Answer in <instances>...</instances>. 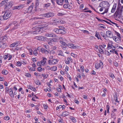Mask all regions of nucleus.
Masks as SVG:
<instances>
[{"label":"nucleus","mask_w":123,"mask_h":123,"mask_svg":"<svg viewBox=\"0 0 123 123\" xmlns=\"http://www.w3.org/2000/svg\"><path fill=\"white\" fill-rule=\"evenodd\" d=\"M123 8V6H122V5L120 2H119L114 15L115 18L117 20L120 18L122 15Z\"/></svg>","instance_id":"nucleus-1"},{"label":"nucleus","mask_w":123,"mask_h":123,"mask_svg":"<svg viewBox=\"0 0 123 123\" xmlns=\"http://www.w3.org/2000/svg\"><path fill=\"white\" fill-rule=\"evenodd\" d=\"M35 28L37 29V30L31 32L30 31H28V33H27L26 35H28L30 33L32 34H40L42 33L41 29L42 28L40 25L36 26L35 27Z\"/></svg>","instance_id":"nucleus-2"},{"label":"nucleus","mask_w":123,"mask_h":123,"mask_svg":"<svg viewBox=\"0 0 123 123\" xmlns=\"http://www.w3.org/2000/svg\"><path fill=\"white\" fill-rule=\"evenodd\" d=\"M99 6L100 7L103 8L109 7L110 5L108 1H103L100 3Z\"/></svg>","instance_id":"nucleus-3"},{"label":"nucleus","mask_w":123,"mask_h":123,"mask_svg":"<svg viewBox=\"0 0 123 123\" xmlns=\"http://www.w3.org/2000/svg\"><path fill=\"white\" fill-rule=\"evenodd\" d=\"M103 67V63L101 60L96 62L95 63V67L96 69H98L100 68H102Z\"/></svg>","instance_id":"nucleus-4"},{"label":"nucleus","mask_w":123,"mask_h":123,"mask_svg":"<svg viewBox=\"0 0 123 123\" xmlns=\"http://www.w3.org/2000/svg\"><path fill=\"white\" fill-rule=\"evenodd\" d=\"M12 14L10 11L9 10L7 11L3 16V19L4 20L7 19L11 16Z\"/></svg>","instance_id":"nucleus-5"},{"label":"nucleus","mask_w":123,"mask_h":123,"mask_svg":"<svg viewBox=\"0 0 123 123\" xmlns=\"http://www.w3.org/2000/svg\"><path fill=\"white\" fill-rule=\"evenodd\" d=\"M14 4V2L12 1L8 2L7 3V5H5V6H6L5 9H6V8H7L8 7L9 8H11Z\"/></svg>","instance_id":"nucleus-6"},{"label":"nucleus","mask_w":123,"mask_h":123,"mask_svg":"<svg viewBox=\"0 0 123 123\" xmlns=\"http://www.w3.org/2000/svg\"><path fill=\"white\" fill-rule=\"evenodd\" d=\"M12 24L13 25H12V26L14 27L12 28V29L11 30V31L17 28L19 26V25L16 21H14L13 23Z\"/></svg>","instance_id":"nucleus-7"},{"label":"nucleus","mask_w":123,"mask_h":123,"mask_svg":"<svg viewBox=\"0 0 123 123\" xmlns=\"http://www.w3.org/2000/svg\"><path fill=\"white\" fill-rule=\"evenodd\" d=\"M7 43L5 42H0V47L1 48L4 49L6 47Z\"/></svg>","instance_id":"nucleus-8"},{"label":"nucleus","mask_w":123,"mask_h":123,"mask_svg":"<svg viewBox=\"0 0 123 123\" xmlns=\"http://www.w3.org/2000/svg\"><path fill=\"white\" fill-rule=\"evenodd\" d=\"M106 35L107 37H108L111 38L113 37V35L112 33L109 31H106Z\"/></svg>","instance_id":"nucleus-9"},{"label":"nucleus","mask_w":123,"mask_h":123,"mask_svg":"<svg viewBox=\"0 0 123 123\" xmlns=\"http://www.w3.org/2000/svg\"><path fill=\"white\" fill-rule=\"evenodd\" d=\"M54 14L52 12H48L45 13L46 17L49 18L53 17L54 16Z\"/></svg>","instance_id":"nucleus-10"},{"label":"nucleus","mask_w":123,"mask_h":123,"mask_svg":"<svg viewBox=\"0 0 123 123\" xmlns=\"http://www.w3.org/2000/svg\"><path fill=\"white\" fill-rule=\"evenodd\" d=\"M45 38L44 37L40 36H36L35 37V38L36 39L41 41H44Z\"/></svg>","instance_id":"nucleus-11"},{"label":"nucleus","mask_w":123,"mask_h":123,"mask_svg":"<svg viewBox=\"0 0 123 123\" xmlns=\"http://www.w3.org/2000/svg\"><path fill=\"white\" fill-rule=\"evenodd\" d=\"M19 43V41L16 42L11 44L10 46L11 47H15L18 45Z\"/></svg>","instance_id":"nucleus-12"},{"label":"nucleus","mask_w":123,"mask_h":123,"mask_svg":"<svg viewBox=\"0 0 123 123\" xmlns=\"http://www.w3.org/2000/svg\"><path fill=\"white\" fill-rule=\"evenodd\" d=\"M117 6V4L116 3H115L113 5L112 9L111 11V12L114 13L115 12V11L116 9V7Z\"/></svg>","instance_id":"nucleus-13"},{"label":"nucleus","mask_w":123,"mask_h":123,"mask_svg":"<svg viewBox=\"0 0 123 123\" xmlns=\"http://www.w3.org/2000/svg\"><path fill=\"white\" fill-rule=\"evenodd\" d=\"M45 36L47 37H57L56 35L55 34L52 33H47L45 35Z\"/></svg>","instance_id":"nucleus-14"},{"label":"nucleus","mask_w":123,"mask_h":123,"mask_svg":"<svg viewBox=\"0 0 123 123\" xmlns=\"http://www.w3.org/2000/svg\"><path fill=\"white\" fill-rule=\"evenodd\" d=\"M67 46L71 48L75 49L76 48V46L75 45L71 43L67 44Z\"/></svg>","instance_id":"nucleus-15"},{"label":"nucleus","mask_w":123,"mask_h":123,"mask_svg":"<svg viewBox=\"0 0 123 123\" xmlns=\"http://www.w3.org/2000/svg\"><path fill=\"white\" fill-rule=\"evenodd\" d=\"M33 3L27 9V12L30 13L31 12H32V10L33 8Z\"/></svg>","instance_id":"nucleus-16"},{"label":"nucleus","mask_w":123,"mask_h":123,"mask_svg":"<svg viewBox=\"0 0 123 123\" xmlns=\"http://www.w3.org/2000/svg\"><path fill=\"white\" fill-rule=\"evenodd\" d=\"M114 98L115 102L117 103H119V101L118 100V98L117 97V93H115L114 95H113Z\"/></svg>","instance_id":"nucleus-17"},{"label":"nucleus","mask_w":123,"mask_h":123,"mask_svg":"<svg viewBox=\"0 0 123 123\" xmlns=\"http://www.w3.org/2000/svg\"><path fill=\"white\" fill-rule=\"evenodd\" d=\"M47 59L45 57H43V60L41 61L40 62L41 64L43 65H44L46 63Z\"/></svg>","instance_id":"nucleus-18"},{"label":"nucleus","mask_w":123,"mask_h":123,"mask_svg":"<svg viewBox=\"0 0 123 123\" xmlns=\"http://www.w3.org/2000/svg\"><path fill=\"white\" fill-rule=\"evenodd\" d=\"M95 36L97 38L98 40L101 39L102 40L99 32L97 31H96Z\"/></svg>","instance_id":"nucleus-19"},{"label":"nucleus","mask_w":123,"mask_h":123,"mask_svg":"<svg viewBox=\"0 0 123 123\" xmlns=\"http://www.w3.org/2000/svg\"><path fill=\"white\" fill-rule=\"evenodd\" d=\"M66 33V31L63 29H59V34H64Z\"/></svg>","instance_id":"nucleus-20"},{"label":"nucleus","mask_w":123,"mask_h":123,"mask_svg":"<svg viewBox=\"0 0 123 123\" xmlns=\"http://www.w3.org/2000/svg\"><path fill=\"white\" fill-rule=\"evenodd\" d=\"M9 95L12 98H13L14 97V95L12 91L11 88L9 89Z\"/></svg>","instance_id":"nucleus-21"},{"label":"nucleus","mask_w":123,"mask_h":123,"mask_svg":"<svg viewBox=\"0 0 123 123\" xmlns=\"http://www.w3.org/2000/svg\"><path fill=\"white\" fill-rule=\"evenodd\" d=\"M57 23H58V20L55 19L53 20L52 22V25H55Z\"/></svg>","instance_id":"nucleus-22"},{"label":"nucleus","mask_w":123,"mask_h":123,"mask_svg":"<svg viewBox=\"0 0 123 123\" xmlns=\"http://www.w3.org/2000/svg\"><path fill=\"white\" fill-rule=\"evenodd\" d=\"M58 39L56 38H50V41L53 42H57L58 41Z\"/></svg>","instance_id":"nucleus-23"},{"label":"nucleus","mask_w":123,"mask_h":123,"mask_svg":"<svg viewBox=\"0 0 123 123\" xmlns=\"http://www.w3.org/2000/svg\"><path fill=\"white\" fill-rule=\"evenodd\" d=\"M68 115V112L67 111H65L64 112L62 113L61 116L62 117H65L67 116Z\"/></svg>","instance_id":"nucleus-24"},{"label":"nucleus","mask_w":123,"mask_h":123,"mask_svg":"<svg viewBox=\"0 0 123 123\" xmlns=\"http://www.w3.org/2000/svg\"><path fill=\"white\" fill-rule=\"evenodd\" d=\"M113 39L115 41L117 42H119V40H120V38L119 37H117L116 36H113L112 37Z\"/></svg>","instance_id":"nucleus-25"},{"label":"nucleus","mask_w":123,"mask_h":123,"mask_svg":"<svg viewBox=\"0 0 123 123\" xmlns=\"http://www.w3.org/2000/svg\"><path fill=\"white\" fill-rule=\"evenodd\" d=\"M66 41H63L62 40H60L59 41V43L62 44V45L64 46H67V44L66 43H65Z\"/></svg>","instance_id":"nucleus-26"},{"label":"nucleus","mask_w":123,"mask_h":123,"mask_svg":"<svg viewBox=\"0 0 123 123\" xmlns=\"http://www.w3.org/2000/svg\"><path fill=\"white\" fill-rule=\"evenodd\" d=\"M42 53H48V50H46L43 48H42L40 49Z\"/></svg>","instance_id":"nucleus-27"},{"label":"nucleus","mask_w":123,"mask_h":123,"mask_svg":"<svg viewBox=\"0 0 123 123\" xmlns=\"http://www.w3.org/2000/svg\"><path fill=\"white\" fill-rule=\"evenodd\" d=\"M7 1H8L7 0H4L2 1L0 3V6H1L4 5L6 4Z\"/></svg>","instance_id":"nucleus-28"},{"label":"nucleus","mask_w":123,"mask_h":123,"mask_svg":"<svg viewBox=\"0 0 123 123\" xmlns=\"http://www.w3.org/2000/svg\"><path fill=\"white\" fill-rule=\"evenodd\" d=\"M114 32L116 35H117V37H118L119 38H120V40L121 37L120 34L119 33V32H117L116 31H115Z\"/></svg>","instance_id":"nucleus-29"},{"label":"nucleus","mask_w":123,"mask_h":123,"mask_svg":"<svg viewBox=\"0 0 123 123\" xmlns=\"http://www.w3.org/2000/svg\"><path fill=\"white\" fill-rule=\"evenodd\" d=\"M56 3L58 5H63V2L61 0H56Z\"/></svg>","instance_id":"nucleus-30"},{"label":"nucleus","mask_w":123,"mask_h":123,"mask_svg":"<svg viewBox=\"0 0 123 123\" xmlns=\"http://www.w3.org/2000/svg\"><path fill=\"white\" fill-rule=\"evenodd\" d=\"M29 88L30 89L34 91H35L36 90V89L34 87L32 86L31 85H29Z\"/></svg>","instance_id":"nucleus-31"},{"label":"nucleus","mask_w":123,"mask_h":123,"mask_svg":"<svg viewBox=\"0 0 123 123\" xmlns=\"http://www.w3.org/2000/svg\"><path fill=\"white\" fill-rule=\"evenodd\" d=\"M52 62V64H54L56 63V62H58V61H57V60L56 59H53L51 60Z\"/></svg>","instance_id":"nucleus-32"},{"label":"nucleus","mask_w":123,"mask_h":123,"mask_svg":"<svg viewBox=\"0 0 123 123\" xmlns=\"http://www.w3.org/2000/svg\"><path fill=\"white\" fill-rule=\"evenodd\" d=\"M50 70L53 71H56L57 70V67L55 66H53L51 68Z\"/></svg>","instance_id":"nucleus-33"},{"label":"nucleus","mask_w":123,"mask_h":123,"mask_svg":"<svg viewBox=\"0 0 123 123\" xmlns=\"http://www.w3.org/2000/svg\"><path fill=\"white\" fill-rule=\"evenodd\" d=\"M2 73L3 74L5 75L7 74L8 73L7 71L5 69H3V70L2 71Z\"/></svg>","instance_id":"nucleus-34"},{"label":"nucleus","mask_w":123,"mask_h":123,"mask_svg":"<svg viewBox=\"0 0 123 123\" xmlns=\"http://www.w3.org/2000/svg\"><path fill=\"white\" fill-rule=\"evenodd\" d=\"M35 8L36 9L39 5V0H36Z\"/></svg>","instance_id":"nucleus-35"},{"label":"nucleus","mask_w":123,"mask_h":123,"mask_svg":"<svg viewBox=\"0 0 123 123\" xmlns=\"http://www.w3.org/2000/svg\"><path fill=\"white\" fill-rule=\"evenodd\" d=\"M114 46L112 45L111 44H110L109 43H108V44L107 46V48H108V49H110L111 48H113Z\"/></svg>","instance_id":"nucleus-36"},{"label":"nucleus","mask_w":123,"mask_h":123,"mask_svg":"<svg viewBox=\"0 0 123 123\" xmlns=\"http://www.w3.org/2000/svg\"><path fill=\"white\" fill-rule=\"evenodd\" d=\"M70 119L71 120L72 122L74 123H75L76 122V121L75 118L72 117H70Z\"/></svg>","instance_id":"nucleus-37"},{"label":"nucleus","mask_w":123,"mask_h":123,"mask_svg":"<svg viewBox=\"0 0 123 123\" xmlns=\"http://www.w3.org/2000/svg\"><path fill=\"white\" fill-rule=\"evenodd\" d=\"M110 52H111V53H115L117 55V56H118L119 55L118 54L117 52V51H115V52H114V51L112 49L111 50H110Z\"/></svg>","instance_id":"nucleus-38"},{"label":"nucleus","mask_w":123,"mask_h":123,"mask_svg":"<svg viewBox=\"0 0 123 123\" xmlns=\"http://www.w3.org/2000/svg\"><path fill=\"white\" fill-rule=\"evenodd\" d=\"M18 10L24 7V6L23 4H21L18 6H17Z\"/></svg>","instance_id":"nucleus-39"},{"label":"nucleus","mask_w":123,"mask_h":123,"mask_svg":"<svg viewBox=\"0 0 123 123\" xmlns=\"http://www.w3.org/2000/svg\"><path fill=\"white\" fill-rule=\"evenodd\" d=\"M109 8V7L105 8V10L104 12L102 13L101 14H104L105 13L107 12Z\"/></svg>","instance_id":"nucleus-40"},{"label":"nucleus","mask_w":123,"mask_h":123,"mask_svg":"<svg viewBox=\"0 0 123 123\" xmlns=\"http://www.w3.org/2000/svg\"><path fill=\"white\" fill-rule=\"evenodd\" d=\"M58 23L59 24H64L65 23V21H63L62 20H58Z\"/></svg>","instance_id":"nucleus-41"},{"label":"nucleus","mask_w":123,"mask_h":123,"mask_svg":"<svg viewBox=\"0 0 123 123\" xmlns=\"http://www.w3.org/2000/svg\"><path fill=\"white\" fill-rule=\"evenodd\" d=\"M7 37L6 36H4L3 37L1 38V40L2 42H5V41L6 40Z\"/></svg>","instance_id":"nucleus-42"},{"label":"nucleus","mask_w":123,"mask_h":123,"mask_svg":"<svg viewBox=\"0 0 123 123\" xmlns=\"http://www.w3.org/2000/svg\"><path fill=\"white\" fill-rule=\"evenodd\" d=\"M50 3H48L46 4H45L44 6L43 7L44 8H47L48 7L50 6Z\"/></svg>","instance_id":"nucleus-43"},{"label":"nucleus","mask_w":123,"mask_h":123,"mask_svg":"<svg viewBox=\"0 0 123 123\" xmlns=\"http://www.w3.org/2000/svg\"><path fill=\"white\" fill-rule=\"evenodd\" d=\"M68 6H70V5L69 4H64L63 6V7L64 8H68L69 9H70V8H69V7Z\"/></svg>","instance_id":"nucleus-44"},{"label":"nucleus","mask_w":123,"mask_h":123,"mask_svg":"<svg viewBox=\"0 0 123 123\" xmlns=\"http://www.w3.org/2000/svg\"><path fill=\"white\" fill-rule=\"evenodd\" d=\"M34 19L35 20H37V19H44V18L43 17H41L40 16L37 17H35L34 18Z\"/></svg>","instance_id":"nucleus-45"},{"label":"nucleus","mask_w":123,"mask_h":123,"mask_svg":"<svg viewBox=\"0 0 123 123\" xmlns=\"http://www.w3.org/2000/svg\"><path fill=\"white\" fill-rule=\"evenodd\" d=\"M104 25L103 24H100L99 25V27L100 28H101L103 29H105L106 28V27L105 26H104Z\"/></svg>","instance_id":"nucleus-46"},{"label":"nucleus","mask_w":123,"mask_h":123,"mask_svg":"<svg viewBox=\"0 0 123 123\" xmlns=\"http://www.w3.org/2000/svg\"><path fill=\"white\" fill-rule=\"evenodd\" d=\"M12 25H13L12 24V23H11L8 26H6V27H5V30H7V29L9 27H10L12 26Z\"/></svg>","instance_id":"nucleus-47"},{"label":"nucleus","mask_w":123,"mask_h":123,"mask_svg":"<svg viewBox=\"0 0 123 123\" xmlns=\"http://www.w3.org/2000/svg\"><path fill=\"white\" fill-rule=\"evenodd\" d=\"M35 82L36 85H41V83L39 82V81L38 80H36Z\"/></svg>","instance_id":"nucleus-48"},{"label":"nucleus","mask_w":123,"mask_h":123,"mask_svg":"<svg viewBox=\"0 0 123 123\" xmlns=\"http://www.w3.org/2000/svg\"><path fill=\"white\" fill-rule=\"evenodd\" d=\"M98 50L99 51V53H100L103 54L104 53V51L100 48L98 49Z\"/></svg>","instance_id":"nucleus-49"},{"label":"nucleus","mask_w":123,"mask_h":123,"mask_svg":"<svg viewBox=\"0 0 123 123\" xmlns=\"http://www.w3.org/2000/svg\"><path fill=\"white\" fill-rule=\"evenodd\" d=\"M9 54H7V55H5L3 56V58L5 60L6 59L8 58Z\"/></svg>","instance_id":"nucleus-50"},{"label":"nucleus","mask_w":123,"mask_h":123,"mask_svg":"<svg viewBox=\"0 0 123 123\" xmlns=\"http://www.w3.org/2000/svg\"><path fill=\"white\" fill-rule=\"evenodd\" d=\"M106 110L107 111V112L108 113H109V110L110 109V106L109 105H107L106 106Z\"/></svg>","instance_id":"nucleus-51"},{"label":"nucleus","mask_w":123,"mask_h":123,"mask_svg":"<svg viewBox=\"0 0 123 123\" xmlns=\"http://www.w3.org/2000/svg\"><path fill=\"white\" fill-rule=\"evenodd\" d=\"M59 39L60 40H62V41H67V40H66V39H64L62 37H59Z\"/></svg>","instance_id":"nucleus-52"},{"label":"nucleus","mask_w":123,"mask_h":123,"mask_svg":"<svg viewBox=\"0 0 123 123\" xmlns=\"http://www.w3.org/2000/svg\"><path fill=\"white\" fill-rule=\"evenodd\" d=\"M80 68L82 72H84V67L83 66H80Z\"/></svg>","instance_id":"nucleus-53"},{"label":"nucleus","mask_w":123,"mask_h":123,"mask_svg":"<svg viewBox=\"0 0 123 123\" xmlns=\"http://www.w3.org/2000/svg\"><path fill=\"white\" fill-rule=\"evenodd\" d=\"M55 32L57 33L58 34L59 33V29L57 28L54 29L53 30Z\"/></svg>","instance_id":"nucleus-54"},{"label":"nucleus","mask_w":123,"mask_h":123,"mask_svg":"<svg viewBox=\"0 0 123 123\" xmlns=\"http://www.w3.org/2000/svg\"><path fill=\"white\" fill-rule=\"evenodd\" d=\"M42 76H43L44 78L45 79H46L48 77L47 75L44 74H42Z\"/></svg>","instance_id":"nucleus-55"},{"label":"nucleus","mask_w":123,"mask_h":123,"mask_svg":"<svg viewBox=\"0 0 123 123\" xmlns=\"http://www.w3.org/2000/svg\"><path fill=\"white\" fill-rule=\"evenodd\" d=\"M59 53H58V55H60L62 56H64L63 54L62 53V52L61 50H59Z\"/></svg>","instance_id":"nucleus-56"},{"label":"nucleus","mask_w":123,"mask_h":123,"mask_svg":"<svg viewBox=\"0 0 123 123\" xmlns=\"http://www.w3.org/2000/svg\"><path fill=\"white\" fill-rule=\"evenodd\" d=\"M25 76L28 77H31V75L29 73H26L25 75Z\"/></svg>","instance_id":"nucleus-57"},{"label":"nucleus","mask_w":123,"mask_h":123,"mask_svg":"<svg viewBox=\"0 0 123 123\" xmlns=\"http://www.w3.org/2000/svg\"><path fill=\"white\" fill-rule=\"evenodd\" d=\"M71 55L74 58L76 57L77 56V55L76 54H74L73 53H71Z\"/></svg>","instance_id":"nucleus-58"},{"label":"nucleus","mask_w":123,"mask_h":123,"mask_svg":"<svg viewBox=\"0 0 123 123\" xmlns=\"http://www.w3.org/2000/svg\"><path fill=\"white\" fill-rule=\"evenodd\" d=\"M39 24V23H38V22L37 21H36L35 22H34L33 24V25H38Z\"/></svg>","instance_id":"nucleus-59"},{"label":"nucleus","mask_w":123,"mask_h":123,"mask_svg":"<svg viewBox=\"0 0 123 123\" xmlns=\"http://www.w3.org/2000/svg\"><path fill=\"white\" fill-rule=\"evenodd\" d=\"M10 118L8 116H6L4 117V119L6 120H8Z\"/></svg>","instance_id":"nucleus-60"},{"label":"nucleus","mask_w":123,"mask_h":123,"mask_svg":"<svg viewBox=\"0 0 123 123\" xmlns=\"http://www.w3.org/2000/svg\"><path fill=\"white\" fill-rule=\"evenodd\" d=\"M67 59L70 62H72V60L71 57H68L67 58Z\"/></svg>","instance_id":"nucleus-61"},{"label":"nucleus","mask_w":123,"mask_h":123,"mask_svg":"<svg viewBox=\"0 0 123 123\" xmlns=\"http://www.w3.org/2000/svg\"><path fill=\"white\" fill-rule=\"evenodd\" d=\"M39 16L41 17H46L45 13H43L40 14Z\"/></svg>","instance_id":"nucleus-62"},{"label":"nucleus","mask_w":123,"mask_h":123,"mask_svg":"<svg viewBox=\"0 0 123 123\" xmlns=\"http://www.w3.org/2000/svg\"><path fill=\"white\" fill-rule=\"evenodd\" d=\"M105 40H107V37L106 36V35H105V33L102 36Z\"/></svg>","instance_id":"nucleus-63"},{"label":"nucleus","mask_w":123,"mask_h":123,"mask_svg":"<svg viewBox=\"0 0 123 123\" xmlns=\"http://www.w3.org/2000/svg\"><path fill=\"white\" fill-rule=\"evenodd\" d=\"M17 63V65L19 66H21V63L20 62L18 61Z\"/></svg>","instance_id":"nucleus-64"}]
</instances>
